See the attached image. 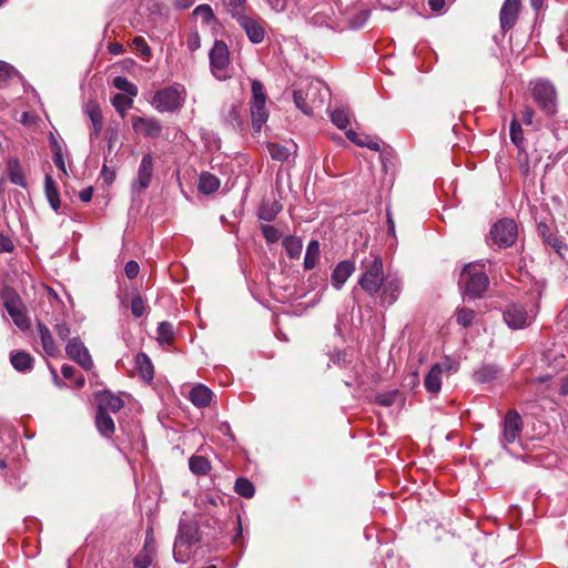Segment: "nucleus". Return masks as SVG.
<instances>
[{
    "instance_id": "obj_1",
    "label": "nucleus",
    "mask_w": 568,
    "mask_h": 568,
    "mask_svg": "<svg viewBox=\"0 0 568 568\" xmlns=\"http://www.w3.org/2000/svg\"><path fill=\"white\" fill-rule=\"evenodd\" d=\"M488 285L489 280L483 264L469 263L464 266L459 276V286L466 296L481 297Z\"/></svg>"
},
{
    "instance_id": "obj_2",
    "label": "nucleus",
    "mask_w": 568,
    "mask_h": 568,
    "mask_svg": "<svg viewBox=\"0 0 568 568\" xmlns=\"http://www.w3.org/2000/svg\"><path fill=\"white\" fill-rule=\"evenodd\" d=\"M362 270L363 273L358 283L369 295H376L379 293L382 283L386 277L381 255L371 252L368 256L362 260Z\"/></svg>"
},
{
    "instance_id": "obj_3",
    "label": "nucleus",
    "mask_w": 568,
    "mask_h": 568,
    "mask_svg": "<svg viewBox=\"0 0 568 568\" xmlns=\"http://www.w3.org/2000/svg\"><path fill=\"white\" fill-rule=\"evenodd\" d=\"M185 100V89L181 84H174L155 92L152 105L161 112H176L179 111Z\"/></svg>"
},
{
    "instance_id": "obj_4",
    "label": "nucleus",
    "mask_w": 568,
    "mask_h": 568,
    "mask_svg": "<svg viewBox=\"0 0 568 568\" xmlns=\"http://www.w3.org/2000/svg\"><path fill=\"white\" fill-rule=\"evenodd\" d=\"M531 94L540 110L547 115L557 112V91L551 82L538 79L530 83Z\"/></svg>"
},
{
    "instance_id": "obj_5",
    "label": "nucleus",
    "mask_w": 568,
    "mask_h": 568,
    "mask_svg": "<svg viewBox=\"0 0 568 568\" xmlns=\"http://www.w3.org/2000/svg\"><path fill=\"white\" fill-rule=\"evenodd\" d=\"M251 119L253 129L258 132L268 119L266 109V94L261 81H252Z\"/></svg>"
},
{
    "instance_id": "obj_6",
    "label": "nucleus",
    "mask_w": 568,
    "mask_h": 568,
    "mask_svg": "<svg viewBox=\"0 0 568 568\" xmlns=\"http://www.w3.org/2000/svg\"><path fill=\"white\" fill-rule=\"evenodd\" d=\"M199 540L200 536L197 525L195 523L181 520L173 549L175 560L181 564L185 562L189 558V554L183 552L181 548L194 545L199 542Z\"/></svg>"
},
{
    "instance_id": "obj_7",
    "label": "nucleus",
    "mask_w": 568,
    "mask_h": 568,
    "mask_svg": "<svg viewBox=\"0 0 568 568\" xmlns=\"http://www.w3.org/2000/svg\"><path fill=\"white\" fill-rule=\"evenodd\" d=\"M210 67L213 75L223 80L226 78V69L230 64V52L225 42L215 40L209 53Z\"/></svg>"
},
{
    "instance_id": "obj_8",
    "label": "nucleus",
    "mask_w": 568,
    "mask_h": 568,
    "mask_svg": "<svg viewBox=\"0 0 568 568\" xmlns=\"http://www.w3.org/2000/svg\"><path fill=\"white\" fill-rule=\"evenodd\" d=\"M490 236L499 247H509L516 242L517 224L510 219L499 220L493 225Z\"/></svg>"
},
{
    "instance_id": "obj_9",
    "label": "nucleus",
    "mask_w": 568,
    "mask_h": 568,
    "mask_svg": "<svg viewBox=\"0 0 568 568\" xmlns=\"http://www.w3.org/2000/svg\"><path fill=\"white\" fill-rule=\"evenodd\" d=\"M321 92V83H310L306 91L303 89H297L293 93V100L297 109H300L304 114L311 115L313 113V109L323 103V99L317 103L314 99L316 93Z\"/></svg>"
},
{
    "instance_id": "obj_10",
    "label": "nucleus",
    "mask_w": 568,
    "mask_h": 568,
    "mask_svg": "<svg viewBox=\"0 0 568 568\" xmlns=\"http://www.w3.org/2000/svg\"><path fill=\"white\" fill-rule=\"evenodd\" d=\"M236 22L252 43L258 44L264 41L266 36V23L262 18L244 14L243 17H240Z\"/></svg>"
},
{
    "instance_id": "obj_11",
    "label": "nucleus",
    "mask_w": 568,
    "mask_h": 568,
    "mask_svg": "<svg viewBox=\"0 0 568 568\" xmlns=\"http://www.w3.org/2000/svg\"><path fill=\"white\" fill-rule=\"evenodd\" d=\"M4 307L11 316L14 324L21 329L27 331L30 327V321L27 315V310L21 302L20 297L16 294H10L4 298Z\"/></svg>"
},
{
    "instance_id": "obj_12",
    "label": "nucleus",
    "mask_w": 568,
    "mask_h": 568,
    "mask_svg": "<svg viewBox=\"0 0 568 568\" xmlns=\"http://www.w3.org/2000/svg\"><path fill=\"white\" fill-rule=\"evenodd\" d=\"M534 318L526 308L517 303L510 304L504 311V321L513 329H520L528 326Z\"/></svg>"
},
{
    "instance_id": "obj_13",
    "label": "nucleus",
    "mask_w": 568,
    "mask_h": 568,
    "mask_svg": "<svg viewBox=\"0 0 568 568\" xmlns=\"http://www.w3.org/2000/svg\"><path fill=\"white\" fill-rule=\"evenodd\" d=\"M65 352L71 359L77 362L85 371H90L93 367V361L89 354L88 348L78 337H74L68 342Z\"/></svg>"
},
{
    "instance_id": "obj_14",
    "label": "nucleus",
    "mask_w": 568,
    "mask_h": 568,
    "mask_svg": "<svg viewBox=\"0 0 568 568\" xmlns=\"http://www.w3.org/2000/svg\"><path fill=\"white\" fill-rule=\"evenodd\" d=\"M523 429V422L520 415L516 410H509L504 418L503 423V439L504 445L513 444L519 437Z\"/></svg>"
},
{
    "instance_id": "obj_15",
    "label": "nucleus",
    "mask_w": 568,
    "mask_h": 568,
    "mask_svg": "<svg viewBox=\"0 0 568 568\" xmlns=\"http://www.w3.org/2000/svg\"><path fill=\"white\" fill-rule=\"evenodd\" d=\"M132 126L136 133L143 134L146 138L156 139L162 133V124L155 118L134 116L132 119Z\"/></svg>"
},
{
    "instance_id": "obj_16",
    "label": "nucleus",
    "mask_w": 568,
    "mask_h": 568,
    "mask_svg": "<svg viewBox=\"0 0 568 568\" xmlns=\"http://www.w3.org/2000/svg\"><path fill=\"white\" fill-rule=\"evenodd\" d=\"M153 175V159L150 154H144L142 156L136 180L132 184L133 192L140 193L142 190L146 189Z\"/></svg>"
},
{
    "instance_id": "obj_17",
    "label": "nucleus",
    "mask_w": 568,
    "mask_h": 568,
    "mask_svg": "<svg viewBox=\"0 0 568 568\" xmlns=\"http://www.w3.org/2000/svg\"><path fill=\"white\" fill-rule=\"evenodd\" d=\"M402 291V282L397 276L387 275L382 283L379 296L383 304H394Z\"/></svg>"
},
{
    "instance_id": "obj_18",
    "label": "nucleus",
    "mask_w": 568,
    "mask_h": 568,
    "mask_svg": "<svg viewBox=\"0 0 568 568\" xmlns=\"http://www.w3.org/2000/svg\"><path fill=\"white\" fill-rule=\"evenodd\" d=\"M520 10V1L519 0H505L500 13L499 21L503 31L510 30L517 22L518 14Z\"/></svg>"
},
{
    "instance_id": "obj_19",
    "label": "nucleus",
    "mask_w": 568,
    "mask_h": 568,
    "mask_svg": "<svg viewBox=\"0 0 568 568\" xmlns=\"http://www.w3.org/2000/svg\"><path fill=\"white\" fill-rule=\"evenodd\" d=\"M83 110L92 123V129L90 131L89 136L91 141H94L100 136V133L103 129V116L100 105L97 101L89 100L84 104Z\"/></svg>"
},
{
    "instance_id": "obj_20",
    "label": "nucleus",
    "mask_w": 568,
    "mask_h": 568,
    "mask_svg": "<svg viewBox=\"0 0 568 568\" xmlns=\"http://www.w3.org/2000/svg\"><path fill=\"white\" fill-rule=\"evenodd\" d=\"M537 230L542 241L551 246L558 255L564 256L567 251V245L562 239L556 235L550 225L545 222H540Z\"/></svg>"
},
{
    "instance_id": "obj_21",
    "label": "nucleus",
    "mask_w": 568,
    "mask_h": 568,
    "mask_svg": "<svg viewBox=\"0 0 568 568\" xmlns=\"http://www.w3.org/2000/svg\"><path fill=\"white\" fill-rule=\"evenodd\" d=\"M329 118L332 123L339 130H345L347 139L355 143V131L348 129L349 125V113L344 106H334L329 111Z\"/></svg>"
},
{
    "instance_id": "obj_22",
    "label": "nucleus",
    "mask_w": 568,
    "mask_h": 568,
    "mask_svg": "<svg viewBox=\"0 0 568 568\" xmlns=\"http://www.w3.org/2000/svg\"><path fill=\"white\" fill-rule=\"evenodd\" d=\"M37 332L44 353L50 357H55L60 353L59 345L55 343L50 329L41 322L37 324Z\"/></svg>"
},
{
    "instance_id": "obj_23",
    "label": "nucleus",
    "mask_w": 568,
    "mask_h": 568,
    "mask_svg": "<svg viewBox=\"0 0 568 568\" xmlns=\"http://www.w3.org/2000/svg\"><path fill=\"white\" fill-rule=\"evenodd\" d=\"M97 398H98V410L105 412V413H109V412L116 413L124 405L121 397L113 395L109 390L99 393Z\"/></svg>"
},
{
    "instance_id": "obj_24",
    "label": "nucleus",
    "mask_w": 568,
    "mask_h": 568,
    "mask_svg": "<svg viewBox=\"0 0 568 568\" xmlns=\"http://www.w3.org/2000/svg\"><path fill=\"white\" fill-rule=\"evenodd\" d=\"M212 396L213 393L209 387L203 384H197L191 389L189 399L194 406L202 408L210 405Z\"/></svg>"
},
{
    "instance_id": "obj_25",
    "label": "nucleus",
    "mask_w": 568,
    "mask_h": 568,
    "mask_svg": "<svg viewBox=\"0 0 568 568\" xmlns=\"http://www.w3.org/2000/svg\"><path fill=\"white\" fill-rule=\"evenodd\" d=\"M355 267L352 262L343 261L337 264L332 273V284L339 290L354 272Z\"/></svg>"
},
{
    "instance_id": "obj_26",
    "label": "nucleus",
    "mask_w": 568,
    "mask_h": 568,
    "mask_svg": "<svg viewBox=\"0 0 568 568\" xmlns=\"http://www.w3.org/2000/svg\"><path fill=\"white\" fill-rule=\"evenodd\" d=\"M443 365L434 364L425 377L424 385L428 393L437 394L442 388Z\"/></svg>"
},
{
    "instance_id": "obj_27",
    "label": "nucleus",
    "mask_w": 568,
    "mask_h": 568,
    "mask_svg": "<svg viewBox=\"0 0 568 568\" xmlns=\"http://www.w3.org/2000/svg\"><path fill=\"white\" fill-rule=\"evenodd\" d=\"M224 120L233 129H242L244 125L243 106L239 103H232L224 112Z\"/></svg>"
},
{
    "instance_id": "obj_28",
    "label": "nucleus",
    "mask_w": 568,
    "mask_h": 568,
    "mask_svg": "<svg viewBox=\"0 0 568 568\" xmlns=\"http://www.w3.org/2000/svg\"><path fill=\"white\" fill-rule=\"evenodd\" d=\"M135 371L140 375V377L145 382H151L153 379V365L151 359L145 353H139L135 355Z\"/></svg>"
},
{
    "instance_id": "obj_29",
    "label": "nucleus",
    "mask_w": 568,
    "mask_h": 568,
    "mask_svg": "<svg viewBox=\"0 0 568 568\" xmlns=\"http://www.w3.org/2000/svg\"><path fill=\"white\" fill-rule=\"evenodd\" d=\"M44 192L51 209L58 213L61 205L59 191L54 180L49 174H47L44 179Z\"/></svg>"
},
{
    "instance_id": "obj_30",
    "label": "nucleus",
    "mask_w": 568,
    "mask_h": 568,
    "mask_svg": "<svg viewBox=\"0 0 568 568\" xmlns=\"http://www.w3.org/2000/svg\"><path fill=\"white\" fill-rule=\"evenodd\" d=\"M95 425L100 434L104 437H111L114 434V422L109 413L97 410Z\"/></svg>"
},
{
    "instance_id": "obj_31",
    "label": "nucleus",
    "mask_w": 568,
    "mask_h": 568,
    "mask_svg": "<svg viewBox=\"0 0 568 568\" xmlns=\"http://www.w3.org/2000/svg\"><path fill=\"white\" fill-rule=\"evenodd\" d=\"M320 254H321L320 242L317 240L310 241V243L306 247L305 256H304V263H303L304 268L313 270L318 262Z\"/></svg>"
},
{
    "instance_id": "obj_32",
    "label": "nucleus",
    "mask_w": 568,
    "mask_h": 568,
    "mask_svg": "<svg viewBox=\"0 0 568 568\" xmlns=\"http://www.w3.org/2000/svg\"><path fill=\"white\" fill-rule=\"evenodd\" d=\"M10 362L18 372L26 373L32 368L33 358L27 352H16L11 354Z\"/></svg>"
},
{
    "instance_id": "obj_33",
    "label": "nucleus",
    "mask_w": 568,
    "mask_h": 568,
    "mask_svg": "<svg viewBox=\"0 0 568 568\" xmlns=\"http://www.w3.org/2000/svg\"><path fill=\"white\" fill-rule=\"evenodd\" d=\"M282 246L290 258H298L303 250V241L301 237L290 235L284 237Z\"/></svg>"
},
{
    "instance_id": "obj_34",
    "label": "nucleus",
    "mask_w": 568,
    "mask_h": 568,
    "mask_svg": "<svg viewBox=\"0 0 568 568\" xmlns=\"http://www.w3.org/2000/svg\"><path fill=\"white\" fill-rule=\"evenodd\" d=\"M335 331L344 341L346 336H351L353 333V315L351 313L339 315L335 324Z\"/></svg>"
},
{
    "instance_id": "obj_35",
    "label": "nucleus",
    "mask_w": 568,
    "mask_h": 568,
    "mask_svg": "<svg viewBox=\"0 0 568 568\" xmlns=\"http://www.w3.org/2000/svg\"><path fill=\"white\" fill-rule=\"evenodd\" d=\"M189 467L194 475L203 476L211 470V463L204 456L194 455L189 459Z\"/></svg>"
},
{
    "instance_id": "obj_36",
    "label": "nucleus",
    "mask_w": 568,
    "mask_h": 568,
    "mask_svg": "<svg viewBox=\"0 0 568 568\" xmlns=\"http://www.w3.org/2000/svg\"><path fill=\"white\" fill-rule=\"evenodd\" d=\"M220 187V180L211 173H202L199 179V190L203 194L214 193Z\"/></svg>"
},
{
    "instance_id": "obj_37",
    "label": "nucleus",
    "mask_w": 568,
    "mask_h": 568,
    "mask_svg": "<svg viewBox=\"0 0 568 568\" xmlns=\"http://www.w3.org/2000/svg\"><path fill=\"white\" fill-rule=\"evenodd\" d=\"M8 172H9V179L13 184L22 186V187L27 186L23 171H22L20 163L17 159H12L9 161Z\"/></svg>"
},
{
    "instance_id": "obj_38",
    "label": "nucleus",
    "mask_w": 568,
    "mask_h": 568,
    "mask_svg": "<svg viewBox=\"0 0 568 568\" xmlns=\"http://www.w3.org/2000/svg\"><path fill=\"white\" fill-rule=\"evenodd\" d=\"M193 14L201 19L202 23L213 27L217 24V18L210 4H200L193 10Z\"/></svg>"
},
{
    "instance_id": "obj_39",
    "label": "nucleus",
    "mask_w": 568,
    "mask_h": 568,
    "mask_svg": "<svg viewBox=\"0 0 568 568\" xmlns=\"http://www.w3.org/2000/svg\"><path fill=\"white\" fill-rule=\"evenodd\" d=\"M282 205L277 201L264 202L258 210V217L263 221L271 222L281 212Z\"/></svg>"
},
{
    "instance_id": "obj_40",
    "label": "nucleus",
    "mask_w": 568,
    "mask_h": 568,
    "mask_svg": "<svg viewBox=\"0 0 568 568\" xmlns=\"http://www.w3.org/2000/svg\"><path fill=\"white\" fill-rule=\"evenodd\" d=\"M267 152L271 158L278 162H284L288 160L291 155V150L286 145H282L280 143L270 142L266 144Z\"/></svg>"
},
{
    "instance_id": "obj_41",
    "label": "nucleus",
    "mask_w": 568,
    "mask_h": 568,
    "mask_svg": "<svg viewBox=\"0 0 568 568\" xmlns=\"http://www.w3.org/2000/svg\"><path fill=\"white\" fill-rule=\"evenodd\" d=\"M382 140L377 136H371L363 133H357V146L367 148L372 151L381 153Z\"/></svg>"
},
{
    "instance_id": "obj_42",
    "label": "nucleus",
    "mask_w": 568,
    "mask_h": 568,
    "mask_svg": "<svg viewBox=\"0 0 568 568\" xmlns=\"http://www.w3.org/2000/svg\"><path fill=\"white\" fill-rule=\"evenodd\" d=\"M237 495L244 498H252L255 494V487L247 478H237L234 485Z\"/></svg>"
},
{
    "instance_id": "obj_43",
    "label": "nucleus",
    "mask_w": 568,
    "mask_h": 568,
    "mask_svg": "<svg viewBox=\"0 0 568 568\" xmlns=\"http://www.w3.org/2000/svg\"><path fill=\"white\" fill-rule=\"evenodd\" d=\"M509 133H510L511 142L519 150H523L525 146L524 131L521 129V124L516 119H513V121L510 123V132Z\"/></svg>"
},
{
    "instance_id": "obj_44",
    "label": "nucleus",
    "mask_w": 568,
    "mask_h": 568,
    "mask_svg": "<svg viewBox=\"0 0 568 568\" xmlns=\"http://www.w3.org/2000/svg\"><path fill=\"white\" fill-rule=\"evenodd\" d=\"M113 85L120 90L125 92L130 97H136L139 93L138 87L130 82L125 77H115L113 79Z\"/></svg>"
},
{
    "instance_id": "obj_45",
    "label": "nucleus",
    "mask_w": 568,
    "mask_h": 568,
    "mask_svg": "<svg viewBox=\"0 0 568 568\" xmlns=\"http://www.w3.org/2000/svg\"><path fill=\"white\" fill-rule=\"evenodd\" d=\"M132 103V97H128L123 93H116L112 98V105L114 106L116 112L121 114V116H124L126 110L131 108Z\"/></svg>"
},
{
    "instance_id": "obj_46",
    "label": "nucleus",
    "mask_w": 568,
    "mask_h": 568,
    "mask_svg": "<svg viewBox=\"0 0 568 568\" xmlns=\"http://www.w3.org/2000/svg\"><path fill=\"white\" fill-rule=\"evenodd\" d=\"M224 6L229 8V12L232 18L237 20L240 17H243L246 10V0H223Z\"/></svg>"
},
{
    "instance_id": "obj_47",
    "label": "nucleus",
    "mask_w": 568,
    "mask_h": 568,
    "mask_svg": "<svg viewBox=\"0 0 568 568\" xmlns=\"http://www.w3.org/2000/svg\"><path fill=\"white\" fill-rule=\"evenodd\" d=\"M173 325L169 322H161L158 326V341L161 344H170L173 338Z\"/></svg>"
},
{
    "instance_id": "obj_48",
    "label": "nucleus",
    "mask_w": 568,
    "mask_h": 568,
    "mask_svg": "<svg viewBox=\"0 0 568 568\" xmlns=\"http://www.w3.org/2000/svg\"><path fill=\"white\" fill-rule=\"evenodd\" d=\"M475 318V311L466 307H460L456 311V322L464 326H470Z\"/></svg>"
},
{
    "instance_id": "obj_49",
    "label": "nucleus",
    "mask_w": 568,
    "mask_h": 568,
    "mask_svg": "<svg viewBox=\"0 0 568 568\" xmlns=\"http://www.w3.org/2000/svg\"><path fill=\"white\" fill-rule=\"evenodd\" d=\"M152 564V554L146 546L133 559V568H149Z\"/></svg>"
},
{
    "instance_id": "obj_50",
    "label": "nucleus",
    "mask_w": 568,
    "mask_h": 568,
    "mask_svg": "<svg viewBox=\"0 0 568 568\" xmlns=\"http://www.w3.org/2000/svg\"><path fill=\"white\" fill-rule=\"evenodd\" d=\"M398 390L385 392L376 395V403L384 407L392 406L398 397Z\"/></svg>"
},
{
    "instance_id": "obj_51",
    "label": "nucleus",
    "mask_w": 568,
    "mask_h": 568,
    "mask_svg": "<svg viewBox=\"0 0 568 568\" xmlns=\"http://www.w3.org/2000/svg\"><path fill=\"white\" fill-rule=\"evenodd\" d=\"M353 356L352 354H347L346 351H337L331 356V362L341 367H346L352 364Z\"/></svg>"
},
{
    "instance_id": "obj_52",
    "label": "nucleus",
    "mask_w": 568,
    "mask_h": 568,
    "mask_svg": "<svg viewBox=\"0 0 568 568\" xmlns=\"http://www.w3.org/2000/svg\"><path fill=\"white\" fill-rule=\"evenodd\" d=\"M145 302L141 296H134L131 301V312L135 317H141L145 313Z\"/></svg>"
},
{
    "instance_id": "obj_53",
    "label": "nucleus",
    "mask_w": 568,
    "mask_h": 568,
    "mask_svg": "<svg viewBox=\"0 0 568 568\" xmlns=\"http://www.w3.org/2000/svg\"><path fill=\"white\" fill-rule=\"evenodd\" d=\"M16 72L12 65L0 60V87L11 79Z\"/></svg>"
},
{
    "instance_id": "obj_54",
    "label": "nucleus",
    "mask_w": 568,
    "mask_h": 568,
    "mask_svg": "<svg viewBox=\"0 0 568 568\" xmlns=\"http://www.w3.org/2000/svg\"><path fill=\"white\" fill-rule=\"evenodd\" d=\"M186 47L190 51H196L201 47V37L196 30H191L186 37Z\"/></svg>"
},
{
    "instance_id": "obj_55",
    "label": "nucleus",
    "mask_w": 568,
    "mask_h": 568,
    "mask_svg": "<svg viewBox=\"0 0 568 568\" xmlns=\"http://www.w3.org/2000/svg\"><path fill=\"white\" fill-rule=\"evenodd\" d=\"M262 232L265 240L270 243H275L281 237V233L278 232V230L272 225H263Z\"/></svg>"
},
{
    "instance_id": "obj_56",
    "label": "nucleus",
    "mask_w": 568,
    "mask_h": 568,
    "mask_svg": "<svg viewBox=\"0 0 568 568\" xmlns=\"http://www.w3.org/2000/svg\"><path fill=\"white\" fill-rule=\"evenodd\" d=\"M497 375V369L493 366H485L477 372V377L481 382L494 379Z\"/></svg>"
},
{
    "instance_id": "obj_57",
    "label": "nucleus",
    "mask_w": 568,
    "mask_h": 568,
    "mask_svg": "<svg viewBox=\"0 0 568 568\" xmlns=\"http://www.w3.org/2000/svg\"><path fill=\"white\" fill-rule=\"evenodd\" d=\"M140 266L135 261H129L124 266V272L128 278L133 280L138 276Z\"/></svg>"
},
{
    "instance_id": "obj_58",
    "label": "nucleus",
    "mask_w": 568,
    "mask_h": 568,
    "mask_svg": "<svg viewBox=\"0 0 568 568\" xmlns=\"http://www.w3.org/2000/svg\"><path fill=\"white\" fill-rule=\"evenodd\" d=\"M133 44L135 45V48L138 50H140V52L145 55V57H149L151 54V49L150 47L148 45L146 41L144 38L142 37H136L134 38L133 40Z\"/></svg>"
},
{
    "instance_id": "obj_59",
    "label": "nucleus",
    "mask_w": 568,
    "mask_h": 568,
    "mask_svg": "<svg viewBox=\"0 0 568 568\" xmlns=\"http://www.w3.org/2000/svg\"><path fill=\"white\" fill-rule=\"evenodd\" d=\"M14 250V244L9 236L0 234V253H10Z\"/></svg>"
},
{
    "instance_id": "obj_60",
    "label": "nucleus",
    "mask_w": 568,
    "mask_h": 568,
    "mask_svg": "<svg viewBox=\"0 0 568 568\" xmlns=\"http://www.w3.org/2000/svg\"><path fill=\"white\" fill-rule=\"evenodd\" d=\"M52 160L55 164V166L64 174V175H68V172H67V168H65V163H64V155H63V151L61 152H54L53 153V156H52Z\"/></svg>"
},
{
    "instance_id": "obj_61",
    "label": "nucleus",
    "mask_w": 568,
    "mask_h": 568,
    "mask_svg": "<svg viewBox=\"0 0 568 568\" xmlns=\"http://www.w3.org/2000/svg\"><path fill=\"white\" fill-rule=\"evenodd\" d=\"M275 12H283L286 9V0H264Z\"/></svg>"
},
{
    "instance_id": "obj_62",
    "label": "nucleus",
    "mask_w": 568,
    "mask_h": 568,
    "mask_svg": "<svg viewBox=\"0 0 568 568\" xmlns=\"http://www.w3.org/2000/svg\"><path fill=\"white\" fill-rule=\"evenodd\" d=\"M55 332L58 334V336L62 339V341H65L69 335H70V327L68 324L65 323H58L55 326Z\"/></svg>"
},
{
    "instance_id": "obj_63",
    "label": "nucleus",
    "mask_w": 568,
    "mask_h": 568,
    "mask_svg": "<svg viewBox=\"0 0 568 568\" xmlns=\"http://www.w3.org/2000/svg\"><path fill=\"white\" fill-rule=\"evenodd\" d=\"M534 116H535V111L531 108L526 106L523 111L521 121L526 125H531L534 122Z\"/></svg>"
},
{
    "instance_id": "obj_64",
    "label": "nucleus",
    "mask_w": 568,
    "mask_h": 568,
    "mask_svg": "<svg viewBox=\"0 0 568 568\" xmlns=\"http://www.w3.org/2000/svg\"><path fill=\"white\" fill-rule=\"evenodd\" d=\"M101 175L103 180L109 184L112 183L115 178L114 171L109 169L105 164L102 166Z\"/></svg>"
}]
</instances>
